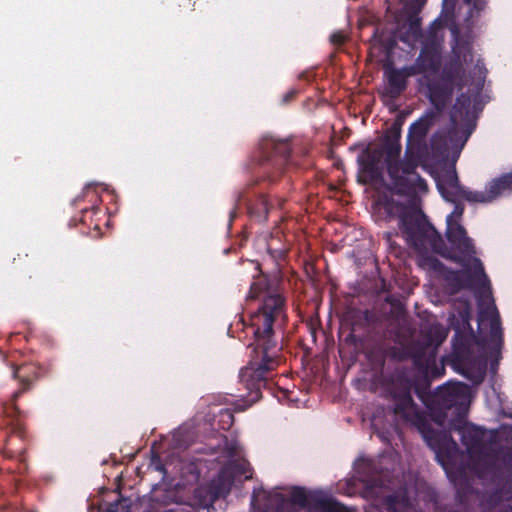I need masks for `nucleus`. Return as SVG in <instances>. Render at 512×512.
I'll return each instance as SVG.
<instances>
[{
  "label": "nucleus",
  "instance_id": "f257e3e1",
  "mask_svg": "<svg viewBox=\"0 0 512 512\" xmlns=\"http://www.w3.org/2000/svg\"><path fill=\"white\" fill-rule=\"evenodd\" d=\"M257 275L253 276L248 299H260L256 311L250 314L249 322H243L246 336L251 335L253 341L247 346L251 348L248 364L240 370V383L248 391L238 411H244L261 398V389L268 384L270 374L281 363V346L276 335L275 326H282L287 320L286 300L280 291L281 279L261 271L256 263Z\"/></svg>",
  "mask_w": 512,
  "mask_h": 512
},
{
  "label": "nucleus",
  "instance_id": "f03ea898",
  "mask_svg": "<svg viewBox=\"0 0 512 512\" xmlns=\"http://www.w3.org/2000/svg\"><path fill=\"white\" fill-rule=\"evenodd\" d=\"M446 237L451 247L457 251V254L449 258L462 266L461 270H448L445 274L444 280L450 294H456L464 289L489 287L490 281L483 263L473 256L476 253L475 247L465 228L449 218Z\"/></svg>",
  "mask_w": 512,
  "mask_h": 512
},
{
  "label": "nucleus",
  "instance_id": "7ed1b4c3",
  "mask_svg": "<svg viewBox=\"0 0 512 512\" xmlns=\"http://www.w3.org/2000/svg\"><path fill=\"white\" fill-rule=\"evenodd\" d=\"M401 124L395 122L384 136L383 146L380 148L385 156L388 176L391 180V190L401 196L413 195L417 192H428L426 180L417 173L419 159L407 144L404 157L399 159L401 153Z\"/></svg>",
  "mask_w": 512,
  "mask_h": 512
},
{
  "label": "nucleus",
  "instance_id": "20e7f679",
  "mask_svg": "<svg viewBox=\"0 0 512 512\" xmlns=\"http://www.w3.org/2000/svg\"><path fill=\"white\" fill-rule=\"evenodd\" d=\"M460 384H446L439 388L436 394V407L431 408V418L439 426H444L449 413H456V423H449V428L456 430L461 435V442L465 446L469 457L474 461H482L489 450L486 444L487 431L472 423H464V415L460 412L459 398Z\"/></svg>",
  "mask_w": 512,
  "mask_h": 512
},
{
  "label": "nucleus",
  "instance_id": "39448f33",
  "mask_svg": "<svg viewBox=\"0 0 512 512\" xmlns=\"http://www.w3.org/2000/svg\"><path fill=\"white\" fill-rule=\"evenodd\" d=\"M437 352L429 346L417 344L411 348L413 365L423 376V388L407 371H397L390 379L388 391L395 400V412H404L413 406L412 390L421 398L424 390L429 387L430 380L440 378L444 374V366L436 363Z\"/></svg>",
  "mask_w": 512,
  "mask_h": 512
},
{
  "label": "nucleus",
  "instance_id": "423d86ee",
  "mask_svg": "<svg viewBox=\"0 0 512 512\" xmlns=\"http://www.w3.org/2000/svg\"><path fill=\"white\" fill-rule=\"evenodd\" d=\"M290 155L289 142L269 137L263 138L259 143L257 175L236 194L235 203L238 205L246 199L248 188L266 181L275 183L289 164Z\"/></svg>",
  "mask_w": 512,
  "mask_h": 512
},
{
  "label": "nucleus",
  "instance_id": "0eeeda50",
  "mask_svg": "<svg viewBox=\"0 0 512 512\" xmlns=\"http://www.w3.org/2000/svg\"><path fill=\"white\" fill-rule=\"evenodd\" d=\"M47 370L37 363H23L18 366H13L12 377L19 382L20 387L14 391L8 402L3 404V412L6 417L11 419L12 433L20 438L24 436L25 430L19 418L23 412L17 405L18 399L23 393L31 390L34 384L41 379Z\"/></svg>",
  "mask_w": 512,
  "mask_h": 512
},
{
  "label": "nucleus",
  "instance_id": "6e6552de",
  "mask_svg": "<svg viewBox=\"0 0 512 512\" xmlns=\"http://www.w3.org/2000/svg\"><path fill=\"white\" fill-rule=\"evenodd\" d=\"M399 229L405 235L409 245L414 248L430 247L433 251L441 253L445 247L441 234L426 220L424 214L416 210L411 209L402 216Z\"/></svg>",
  "mask_w": 512,
  "mask_h": 512
},
{
  "label": "nucleus",
  "instance_id": "1a4fd4ad",
  "mask_svg": "<svg viewBox=\"0 0 512 512\" xmlns=\"http://www.w3.org/2000/svg\"><path fill=\"white\" fill-rule=\"evenodd\" d=\"M291 501L319 512H355L335 498L323 496L321 491H308L302 486L291 487Z\"/></svg>",
  "mask_w": 512,
  "mask_h": 512
},
{
  "label": "nucleus",
  "instance_id": "9d476101",
  "mask_svg": "<svg viewBox=\"0 0 512 512\" xmlns=\"http://www.w3.org/2000/svg\"><path fill=\"white\" fill-rule=\"evenodd\" d=\"M442 28L440 20H434L428 29L427 35L422 42V48L416 60L425 73L436 74L441 66V47L443 39L438 36Z\"/></svg>",
  "mask_w": 512,
  "mask_h": 512
},
{
  "label": "nucleus",
  "instance_id": "9b49d317",
  "mask_svg": "<svg viewBox=\"0 0 512 512\" xmlns=\"http://www.w3.org/2000/svg\"><path fill=\"white\" fill-rule=\"evenodd\" d=\"M482 461L483 465L476 469L477 476L481 479H499L505 471L512 470V448L501 446L492 451L488 450Z\"/></svg>",
  "mask_w": 512,
  "mask_h": 512
},
{
  "label": "nucleus",
  "instance_id": "f8f14e48",
  "mask_svg": "<svg viewBox=\"0 0 512 512\" xmlns=\"http://www.w3.org/2000/svg\"><path fill=\"white\" fill-rule=\"evenodd\" d=\"M438 117L437 112L427 110L419 119L414 121L408 129L407 143L411 147L412 152L417 153L419 163L427 151L426 137L431 128L435 125Z\"/></svg>",
  "mask_w": 512,
  "mask_h": 512
},
{
  "label": "nucleus",
  "instance_id": "ddd939ff",
  "mask_svg": "<svg viewBox=\"0 0 512 512\" xmlns=\"http://www.w3.org/2000/svg\"><path fill=\"white\" fill-rule=\"evenodd\" d=\"M383 158V151L380 148L367 147L358 156L359 173L358 182L361 184H370L383 179L382 168L380 166Z\"/></svg>",
  "mask_w": 512,
  "mask_h": 512
},
{
  "label": "nucleus",
  "instance_id": "4468645a",
  "mask_svg": "<svg viewBox=\"0 0 512 512\" xmlns=\"http://www.w3.org/2000/svg\"><path fill=\"white\" fill-rule=\"evenodd\" d=\"M418 430L427 445L436 452L439 459L450 445L454 448L457 447V443L447 431L433 428L431 423L424 418L418 420Z\"/></svg>",
  "mask_w": 512,
  "mask_h": 512
},
{
  "label": "nucleus",
  "instance_id": "2eb2a0df",
  "mask_svg": "<svg viewBox=\"0 0 512 512\" xmlns=\"http://www.w3.org/2000/svg\"><path fill=\"white\" fill-rule=\"evenodd\" d=\"M427 88L428 99L434 107L432 110L439 116L452 98L453 87L447 82L439 80L430 82Z\"/></svg>",
  "mask_w": 512,
  "mask_h": 512
},
{
  "label": "nucleus",
  "instance_id": "dca6fc26",
  "mask_svg": "<svg viewBox=\"0 0 512 512\" xmlns=\"http://www.w3.org/2000/svg\"><path fill=\"white\" fill-rule=\"evenodd\" d=\"M285 199L276 198V204L269 199L265 194H260L255 201L247 203V210L252 219L258 223H264L268 220L269 213L277 206L282 208Z\"/></svg>",
  "mask_w": 512,
  "mask_h": 512
},
{
  "label": "nucleus",
  "instance_id": "f3484780",
  "mask_svg": "<svg viewBox=\"0 0 512 512\" xmlns=\"http://www.w3.org/2000/svg\"><path fill=\"white\" fill-rule=\"evenodd\" d=\"M512 191V172L493 179L486 185L485 191H478L477 203H489L506 192Z\"/></svg>",
  "mask_w": 512,
  "mask_h": 512
},
{
  "label": "nucleus",
  "instance_id": "a211bd4d",
  "mask_svg": "<svg viewBox=\"0 0 512 512\" xmlns=\"http://www.w3.org/2000/svg\"><path fill=\"white\" fill-rule=\"evenodd\" d=\"M387 78V86L383 91V96L390 100H396L407 89L408 81L400 68L389 67L384 72Z\"/></svg>",
  "mask_w": 512,
  "mask_h": 512
},
{
  "label": "nucleus",
  "instance_id": "6ab92c4d",
  "mask_svg": "<svg viewBox=\"0 0 512 512\" xmlns=\"http://www.w3.org/2000/svg\"><path fill=\"white\" fill-rule=\"evenodd\" d=\"M443 182L449 187V190L444 188V193L448 196H457L463 198L468 202L477 203L478 191H470L462 186L455 169L447 170L443 175Z\"/></svg>",
  "mask_w": 512,
  "mask_h": 512
},
{
  "label": "nucleus",
  "instance_id": "aec40b11",
  "mask_svg": "<svg viewBox=\"0 0 512 512\" xmlns=\"http://www.w3.org/2000/svg\"><path fill=\"white\" fill-rule=\"evenodd\" d=\"M480 320L489 318L490 320V341L493 344V349L500 352L503 345V331L501 327L500 315L495 306L487 307L479 314Z\"/></svg>",
  "mask_w": 512,
  "mask_h": 512
},
{
  "label": "nucleus",
  "instance_id": "412c9836",
  "mask_svg": "<svg viewBox=\"0 0 512 512\" xmlns=\"http://www.w3.org/2000/svg\"><path fill=\"white\" fill-rule=\"evenodd\" d=\"M471 103H472L471 97L466 93H462L457 97L456 102L453 106L452 113H451V120L453 122H456L457 119H463V120L467 121L466 129H465V133H466L465 141L471 135V133L474 129V126H475L474 124L471 123V118H472Z\"/></svg>",
  "mask_w": 512,
  "mask_h": 512
},
{
  "label": "nucleus",
  "instance_id": "4be33fe9",
  "mask_svg": "<svg viewBox=\"0 0 512 512\" xmlns=\"http://www.w3.org/2000/svg\"><path fill=\"white\" fill-rule=\"evenodd\" d=\"M463 73L462 63L459 60L454 61L444 68L442 81L447 82L452 87L456 84L459 89H462L465 86Z\"/></svg>",
  "mask_w": 512,
  "mask_h": 512
},
{
  "label": "nucleus",
  "instance_id": "5701e85b",
  "mask_svg": "<svg viewBox=\"0 0 512 512\" xmlns=\"http://www.w3.org/2000/svg\"><path fill=\"white\" fill-rule=\"evenodd\" d=\"M267 499L275 502L276 507L274 512H301L300 506L291 501V491L289 497L286 498L282 493L275 492L273 494H267ZM301 509H303L301 507Z\"/></svg>",
  "mask_w": 512,
  "mask_h": 512
},
{
  "label": "nucleus",
  "instance_id": "b1692460",
  "mask_svg": "<svg viewBox=\"0 0 512 512\" xmlns=\"http://www.w3.org/2000/svg\"><path fill=\"white\" fill-rule=\"evenodd\" d=\"M229 470L236 475L244 476L246 480L252 478V468L246 461H229L228 465L221 469L219 479L224 478Z\"/></svg>",
  "mask_w": 512,
  "mask_h": 512
},
{
  "label": "nucleus",
  "instance_id": "393cba45",
  "mask_svg": "<svg viewBox=\"0 0 512 512\" xmlns=\"http://www.w3.org/2000/svg\"><path fill=\"white\" fill-rule=\"evenodd\" d=\"M430 148L436 155H443L448 150V143L444 131L438 130L430 138Z\"/></svg>",
  "mask_w": 512,
  "mask_h": 512
},
{
  "label": "nucleus",
  "instance_id": "a878e982",
  "mask_svg": "<svg viewBox=\"0 0 512 512\" xmlns=\"http://www.w3.org/2000/svg\"><path fill=\"white\" fill-rule=\"evenodd\" d=\"M472 74H473L472 77L474 79L472 84L474 85L475 92L478 95L483 89L486 74H487V69L482 60H480V59L477 60L475 66L473 68Z\"/></svg>",
  "mask_w": 512,
  "mask_h": 512
},
{
  "label": "nucleus",
  "instance_id": "bb28decb",
  "mask_svg": "<svg viewBox=\"0 0 512 512\" xmlns=\"http://www.w3.org/2000/svg\"><path fill=\"white\" fill-rule=\"evenodd\" d=\"M407 499L397 494H389L382 499V508L385 512H398L399 507L406 504Z\"/></svg>",
  "mask_w": 512,
  "mask_h": 512
},
{
  "label": "nucleus",
  "instance_id": "cd10ccee",
  "mask_svg": "<svg viewBox=\"0 0 512 512\" xmlns=\"http://www.w3.org/2000/svg\"><path fill=\"white\" fill-rule=\"evenodd\" d=\"M385 210L389 216L397 217L400 221L402 216L407 214L411 208L400 201L390 199L385 203Z\"/></svg>",
  "mask_w": 512,
  "mask_h": 512
},
{
  "label": "nucleus",
  "instance_id": "c85d7f7f",
  "mask_svg": "<svg viewBox=\"0 0 512 512\" xmlns=\"http://www.w3.org/2000/svg\"><path fill=\"white\" fill-rule=\"evenodd\" d=\"M437 187H438V189H439L440 193L442 194V196H443L446 200H448V201H450V202L454 203V209H453V212L447 216L446 222L448 223L449 218L451 219V221H455V220H454V218H460V217H462V215H463V213H464V205H463L461 202H457V201L455 200V198H456L457 196H448V195H446V194L444 193V186H443V185H441V184H439V183L437 184Z\"/></svg>",
  "mask_w": 512,
  "mask_h": 512
},
{
  "label": "nucleus",
  "instance_id": "c756f323",
  "mask_svg": "<svg viewBox=\"0 0 512 512\" xmlns=\"http://www.w3.org/2000/svg\"><path fill=\"white\" fill-rule=\"evenodd\" d=\"M220 492H212L207 489L198 488L195 490L194 495L196 498L200 499V504L206 506L208 504H212L218 497Z\"/></svg>",
  "mask_w": 512,
  "mask_h": 512
},
{
  "label": "nucleus",
  "instance_id": "7c9ffc66",
  "mask_svg": "<svg viewBox=\"0 0 512 512\" xmlns=\"http://www.w3.org/2000/svg\"><path fill=\"white\" fill-rule=\"evenodd\" d=\"M465 3L471 5L470 17L478 16L487 4V0H464Z\"/></svg>",
  "mask_w": 512,
  "mask_h": 512
},
{
  "label": "nucleus",
  "instance_id": "2f4dec72",
  "mask_svg": "<svg viewBox=\"0 0 512 512\" xmlns=\"http://www.w3.org/2000/svg\"><path fill=\"white\" fill-rule=\"evenodd\" d=\"M406 78L416 76L419 74H425V71L421 68L420 64L415 60L414 64L404 66L400 68Z\"/></svg>",
  "mask_w": 512,
  "mask_h": 512
},
{
  "label": "nucleus",
  "instance_id": "473e14b6",
  "mask_svg": "<svg viewBox=\"0 0 512 512\" xmlns=\"http://www.w3.org/2000/svg\"><path fill=\"white\" fill-rule=\"evenodd\" d=\"M221 421L223 422V429H229L234 421V415L229 409H221L220 411Z\"/></svg>",
  "mask_w": 512,
  "mask_h": 512
},
{
  "label": "nucleus",
  "instance_id": "72a5a7b5",
  "mask_svg": "<svg viewBox=\"0 0 512 512\" xmlns=\"http://www.w3.org/2000/svg\"><path fill=\"white\" fill-rule=\"evenodd\" d=\"M409 28L414 35L421 34V18L412 15L408 19Z\"/></svg>",
  "mask_w": 512,
  "mask_h": 512
},
{
  "label": "nucleus",
  "instance_id": "f704fd0d",
  "mask_svg": "<svg viewBox=\"0 0 512 512\" xmlns=\"http://www.w3.org/2000/svg\"><path fill=\"white\" fill-rule=\"evenodd\" d=\"M98 212H99V207L96 204H93L89 208L82 209V217L80 218V222H82L83 224H88L87 215L88 214H90L91 216L96 215Z\"/></svg>",
  "mask_w": 512,
  "mask_h": 512
},
{
  "label": "nucleus",
  "instance_id": "c9c22d12",
  "mask_svg": "<svg viewBox=\"0 0 512 512\" xmlns=\"http://www.w3.org/2000/svg\"><path fill=\"white\" fill-rule=\"evenodd\" d=\"M346 38L342 32H335L330 36V41L333 45L341 46L344 44Z\"/></svg>",
  "mask_w": 512,
  "mask_h": 512
},
{
  "label": "nucleus",
  "instance_id": "e433bc0d",
  "mask_svg": "<svg viewBox=\"0 0 512 512\" xmlns=\"http://www.w3.org/2000/svg\"><path fill=\"white\" fill-rule=\"evenodd\" d=\"M298 91L296 89H290L289 91H287L283 97H282V103L283 104H288L289 102H291L292 100L295 99L296 95H297Z\"/></svg>",
  "mask_w": 512,
  "mask_h": 512
},
{
  "label": "nucleus",
  "instance_id": "4c0bfd02",
  "mask_svg": "<svg viewBox=\"0 0 512 512\" xmlns=\"http://www.w3.org/2000/svg\"><path fill=\"white\" fill-rule=\"evenodd\" d=\"M120 506H121V508L124 507L122 505V499H117V500H115V501H113V502L108 504L105 512H119V507Z\"/></svg>",
  "mask_w": 512,
  "mask_h": 512
},
{
  "label": "nucleus",
  "instance_id": "58836bf2",
  "mask_svg": "<svg viewBox=\"0 0 512 512\" xmlns=\"http://www.w3.org/2000/svg\"><path fill=\"white\" fill-rule=\"evenodd\" d=\"M227 453H228V456H229L230 458L235 457V456L237 455L236 448H235L234 446H230V447H228V452H227Z\"/></svg>",
  "mask_w": 512,
  "mask_h": 512
},
{
  "label": "nucleus",
  "instance_id": "ea45409f",
  "mask_svg": "<svg viewBox=\"0 0 512 512\" xmlns=\"http://www.w3.org/2000/svg\"><path fill=\"white\" fill-rule=\"evenodd\" d=\"M346 342H353V343H356L357 342V337L351 332L347 335L346 337Z\"/></svg>",
  "mask_w": 512,
  "mask_h": 512
},
{
  "label": "nucleus",
  "instance_id": "a19ab883",
  "mask_svg": "<svg viewBox=\"0 0 512 512\" xmlns=\"http://www.w3.org/2000/svg\"><path fill=\"white\" fill-rule=\"evenodd\" d=\"M233 481H234V479H233L232 477H230V478L227 480V483H226V486H227V487H226V491H225V492H227V493L229 492L230 487H231V485L233 484Z\"/></svg>",
  "mask_w": 512,
  "mask_h": 512
},
{
  "label": "nucleus",
  "instance_id": "79ce46f5",
  "mask_svg": "<svg viewBox=\"0 0 512 512\" xmlns=\"http://www.w3.org/2000/svg\"><path fill=\"white\" fill-rule=\"evenodd\" d=\"M427 0H415L418 5V9L420 10L426 3Z\"/></svg>",
  "mask_w": 512,
  "mask_h": 512
},
{
  "label": "nucleus",
  "instance_id": "37998d69",
  "mask_svg": "<svg viewBox=\"0 0 512 512\" xmlns=\"http://www.w3.org/2000/svg\"><path fill=\"white\" fill-rule=\"evenodd\" d=\"M91 186H92V184H88L85 186L84 191H83L84 195H88L90 193L89 191H90Z\"/></svg>",
  "mask_w": 512,
  "mask_h": 512
},
{
  "label": "nucleus",
  "instance_id": "c03bdc74",
  "mask_svg": "<svg viewBox=\"0 0 512 512\" xmlns=\"http://www.w3.org/2000/svg\"><path fill=\"white\" fill-rule=\"evenodd\" d=\"M121 512H131V511L129 509V506L126 504V507H122V511Z\"/></svg>",
  "mask_w": 512,
  "mask_h": 512
},
{
  "label": "nucleus",
  "instance_id": "a18cd8bd",
  "mask_svg": "<svg viewBox=\"0 0 512 512\" xmlns=\"http://www.w3.org/2000/svg\"><path fill=\"white\" fill-rule=\"evenodd\" d=\"M157 469L162 471V470H164V466L163 465H159V466H157Z\"/></svg>",
  "mask_w": 512,
  "mask_h": 512
},
{
  "label": "nucleus",
  "instance_id": "49530a36",
  "mask_svg": "<svg viewBox=\"0 0 512 512\" xmlns=\"http://www.w3.org/2000/svg\"><path fill=\"white\" fill-rule=\"evenodd\" d=\"M92 197H93V198H95V200H96V201H98V200H99V199H98V196H97L95 193H93V194H92Z\"/></svg>",
  "mask_w": 512,
  "mask_h": 512
},
{
  "label": "nucleus",
  "instance_id": "de8ad7c7",
  "mask_svg": "<svg viewBox=\"0 0 512 512\" xmlns=\"http://www.w3.org/2000/svg\"><path fill=\"white\" fill-rule=\"evenodd\" d=\"M254 501H255V492L252 495V503H254Z\"/></svg>",
  "mask_w": 512,
  "mask_h": 512
},
{
  "label": "nucleus",
  "instance_id": "09e8293b",
  "mask_svg": "<svg viewBox=\"0 0 512 512\" xmlns=\"http://www.w3.org/2000/svg\"><path fill=\"white\" fill-rule=\"evenodd\" d=\"M435 512H439V511H438V508L435 510Z\"/></svg>",
  "mask_w": 512,
  "mask_h": 512
}]
</instances>
